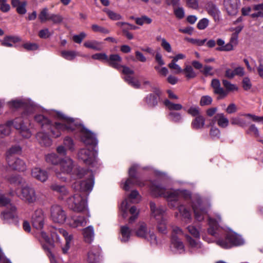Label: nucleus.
I'll return each instance as SVG.
<instances>
[{"mask_svg": "<svg viewBox=\"0 0 263 263\" xmlns=\"http://www.w3.org/2000/svg\"><path fill=\"white\" fill-rule=\"evenodd\" d=\"M56 230L57 229H52L51 230V236H52V234H54V236H55V232H56ZM41 236L42 238L47 243V244L49 246V247L46 246V245H43V248L45 250H47L49 252V254L50 256H52L51 253L49 251L50 248L53 247V241L56 239H53L52 237L51 238H50L46 234V233L43 231L41 232Z\"/></svg>", "mask_w": 263, "mask_h": 263, "instance_id": "24", "label": "nucleus"}, {"mask_svg": "<svg viewBox=\"0 0 263 263\" xmlns=\"http://www.w3.org/2000/svg\"><path fill=\"white\" fill-rule=\"evenodd\" d=\"M217 44L220 46L219 48L217 49L218 50L231 51L233 50V46L231 43H228L224 45V41L221 39H218L217 40Z\"/></svg>", "mask_w": 263, "mask_h": 263, "instance_id": "44", "label": "nucleus"}, {"mask_svg": "<svg viewBox=\"0 0 263 263\" xmlns=\"http://www.w3.org/2000/svg\"><path fill=\"white\" fill-rule=\"evenodd\" d=\"M9 167L13 170L23 172L26 170L27 166L24 160L18 158H13L6 160Z\"/></svg>", "mask_w": 263, "mask_h": 263, "instance_id": "20", "label": "nucleus"}, {"mask_svg": "<svg viewBox=\"0 0 263 263\" xmlns=\"http://www.w3.org/2000/svg\"><path fill=\"white\" fill-rule=\"evenodd\" d=\"M168 67L172 70H174V73H180L182 72V69L180 67V66L176 64V62H174V61H172L170 63L168 64Z\"/></svg>", "mask_w": 263, "mask_h": 263, "instance_id": "58", "label": "nucleus"}, {"mask_svg": "<svg viewBox=\"0 0 263 263\" xmlns=\"http://www.w3.org/2000/svg\"><path fill=\"white\" fill-rule=\"evenodd\" d=\"M206 9L208 13L214 18L218 17L220 11L214 4L211 3H209L206 6Z\"/></svg>", "mask_w": 263, "mask_h": 263, "instance_id": "45", "label": "nucleus"}, {"mask_svg": "<svg viewBox=\"0 0 263 263\" xmlns=\"http://www.w3.org/2000/svg\"><path fill=\"white\" fill-rule=\"evenodd\" d=\"M120 234L121 235V241L125 242L128 241L132 234V231L127 226H121Z\"/></svg>", "mask_w": 263, "mask_h": 263, "instance_id": "36", "label": "nucleus"}, {"mask_svg": "<svg viewBox=\"0 0 263 263\" xmlns=\"http://www.w3.org/2000/svg\"><path fill=\"white\" fill-rule=\"evenodd\" d=\"M107 14L108 17L112 20L117 21L122 18V16L117 13H116L108 9H104L103 10Z\"/></svg>", "mask_w": 263, "mask_h": 263, "instance_id": "53", "label": "nucleus"}, {"mask_svg": "<svg viewBox=\"0 0 263 263\" xmlns=\"http://www.w3.org/2000/svg\"><path fill=\"white\" fill-rule=\"evenodd\" d=\"M214 118L217 121V124L220 127L225 128L228 126L229 120L224 116L223 114H217Z\"/></svg>", "mask_w": 263, "mask_h": 263, "instance_id": "40", "label": "nucleus"}, {"mask_svg": "<svg viewBox=\"0 0 263 263\" xmlns=\"http://www.w3.org/2000/svg\"><path fill=\"white\" fill-rule=\"evenodd\" d=\"M24 113L22 117L17 118L13 121H9L6 124L0 125V138H3L8 136L11 132V125L18 130L23 137L28 138L31 137V133L28 128L24 124L23 118L25 116Z\"/></svg>", "mask_w": 263, "mask_h": 263, "instance_id": "3", "label": "nucleus"}, {"mask_svg": "<svg viewBox=\"0 0 263 263\" xmlns=\"http://www.w3.org/2000/svg\"><path fill=\"white\" fill-rule=\"evenodd\" d=\"M182 72L187 80L194 79L197 76V73L194 71L193 67L189 65L185 66Z\"/></svg>", "mask_w": 263, "mask_h": 263, "instance_id": "38", "label": "nucleus"}, {"mask_svg": "<svg viewBox=\"0 0 263 263\" xmlns=\"http://www.w3.org/2000/svg\"><path fill=\"white\" fill-rule=\"evenodd\" d=\"M60 117L62 119V122H55L54 124H51L50 121L43 115L36 116L34 119L40 124L43 130L50 129L55 138L60 137L62 132L65 130L73 131L77 129L80 131L81 140L85 144H97L98 141L93 133L75 123L73 119L66 117L63 115H60Z\"/></svg>", "mask_w": 263, "mask_h": 263, "instance_id": "1", "label": "nucleus"}, {"mask_svg": "<svg viewBox=\"0 0 263 263\" xmlns=\"http://www.w3.org/2000/svg\"><path fill=\"white\" fill-rule=\"evenodd\" d=\"M165 106L170 110H180L183 108L181 104L174 103L168 99H165L163 101ZM169 120L174 123H179L182 121L183 117L180 113L175 111H170L168 115Z\"/></svg>", "mask_w": 263, "mask_h": 263, "instance_id": "8", "label": "nucleus"}, {"mask_svg": "<svg viewBox=\"0 0 263 263\" xmlns=\"http://www.w3.org/2000/svg\"><path fill=\"white\" fill-rule=\"evenodd\" d=\"M150 207L152 215L156 219L159 220L163 217V215L165 212V209L161 206L157 207L156 204L154 202L150 203Z\"/></svg>", "mask_w": 263, "mask_h": 263, "instance_id": "28", "label": "nucleus"}, {"mask_svg": "<svg viewBox=\"0 0 263 263\" xmlns=\"http://www.w3.org/2000/svg\"><path fill=\"white\" fill-rule=\"evenodd\" d=\"M192 206L196 220L198 221L203 220L205 215L208 213V208L204 207L199 200H198L196 202H193Z\"/></svg>", "mask_w": 263, "mask_h": 263, "instance_id": "15", "label": "nucleus"}, {"mask_svg": "<svg viewBox=\"0 0 263 263\" xmlns=\"http://www.w3.org/2000/svg\"><path fill=\"white\" fill-rule=\"evenodd\" d=\"M78 55V53L74 50H63L61 52V57L68 61L73 60Z\"/></svg>", "mask_w": 263, "mask_h": 263, "instance_id": "42", "label": "nucleus"}, {"mask_svg": "<svg viewBox=\"0 0 263 263\" xmlns=\"http://www.w3.org/2000/svg\"><path fill=\"white\" fill-rule=\"evenodd\" d=\"M50 189L60 194L61 195H65L67 194L68 191L66 187L64 185H61L57 183H53L50 186Z\"/></svg>", "mask_w": 263, "mask_h": 263, "instance_id": "47", "label": "nucleus"}, {"mask_svg": "<svg viewBox=\"0 0 263 263\" xmlns=\"http://www.w3.org/2000/svg\"><path fill=\"white\" fill-rule=\"evenodd\" d=\"M87 196L86 195L78 191L77 193L67 200L69 208L78 212L84 211L86 208Z\"/></svg>", "mask_w": 263, "mask_h": 263, "instance_id": "5", "label": "nucleus"}, {"mask_svg": "<svg viewBox=\"0 0 263 263\" xmlns=\"http://www.w3.org/2000/svg\"><path fill=\"white\" fill-rule=\"evenodd\" d=\"M87 175L88 178L86 180H82L81 181H77L74 182L72 186L73 189L78 191L88 196V194L92 190L94 184V177L92 173L89 172H86L84 174V176Z\"/></svg>", "mask_w": 263, "mask_h": 263, "instance_id": "7", "label": "nucleus"}, {"mask_svg": "<svg viewBox=\"0 0 263 263\" xmlns=\"http://www.w3.org/2000/svg\"><path fill=\"white\" fill-rule=\"evenodd\" d=\"M55 234V236H54V234H52V237L53 239H56V241H59V240L58 235L59 234L62 235L65 237L66 240V245L65 247L62 248V251L64 254H66L70 248V243L73 238L72 235L68 234V233L63 229H59V230H56Z\"/></svg>", "mask_w": 263, "mask_h": 263, "instance_id": "19", "label": "nucleus"}, {"mask_svg": "<svg viewBox=\"0 0 263 263\" xmlns=\"http://www.w3.org/2000/svg\"><path fill=\"white\" fill-rule=\"evenodd\" d=\"M59 167L60 171L55 170L56 176L58 178L65 180L64 177H61V174H70L73 171L78 178H81L84 175L85 170L81 168H76L74 169L75 164L72 159L69 157H65L61 159L59 163Z\"/></svg>", "mask_w": 263, "mask_h": 263, "instance_id": "4", "label": "nucleus"}, {"mask_svg": "<svg viewBox=\"0 0 263 263\" xmlns=\"http://www.w3.org/2000/svg\"><path fill=\"white\" fill-rule=\"evenodd\" d=\"M205 121V119L203 116H198L192 121L191 127L195 130L202 129L204 127Z\"/></svg>", "mask_w": 263, "mask_h": 263, "instance_id": "32", "label": "nucleus"}, {"mask_svg": "<svg viewBox=\"0 0 263 263\" xmlns=\"http://www.w3.org/2000/svg\"><path fill=\"white\" fill-rule=\"evenodd\" d=\"M64 145L67 149L73 151L74 150V143L73 140L69 137H66L64 140Z\"/></svg>", "mask_w": 263, "mask_h": 263, "instance_id": "61", "label": "nucleus"}, {"mask_svg": "<svg viewBox=\"0 0 263 263\" xmlns=\"http://www.w3.org/2000/svg\"><path fill=\"white\" fill-rule=\"evenodd\" d=\"M248 133L253 134L254 136L256 138H258L260 136L259 130L257 126L254 124H252L249 126Z\"/></svg>", "mask_w": 263, "mask_h": 263, "instance_id": "62", "label": "nucleus"}, {"mask_svg": "<svg viewBox=\"0 0 263 263\" xmlns=\"http://www.w3.org/2000/svg\"><path fill=\"white\" fill-rule=\"evenodd\" d=\"M178 209L181 216V220L186 223L191 222L192 221V216L190 211L183 205H180Z\"/></svg>", "mask_w": 263, "mask_h": 263, "instance_id": "31", "label": "nucleus"}, {"mask_svg": "<svg viewBox=\"0 0 263 263\" xmlns=\"http://www.w3.org/2000/svg\"><path fill=\"white\" fill-rule=\"evenodd\" d=\"M44 215L42 210L37 209L33 214L31 218L32 226L37 230H41L44 224Z\"/></svg>", "mask_w": 263, "mask_h": 263, "instance_id": "18", "label": "nucleus"}, {"mask_svg": "<svg viewBox=\"0 0 263 263\" xmlns=\"http://www.w3.org/2000/svg\"><path fill=\"white\" fill-rule=\"evenodd\" d=\"M87 219L83 216H74L71 217L69 224L72 228L84 227L86 225Z\"/></svg>", "mask_w": 263, "mask_h": 263, "instance_id": "26", "label": "nucleus"}, {"mask_svg": "<svg viewBox=\"0 0 263 263\" xmlns=\"http://www.w3.org/2000/svg\"><path fill=\"white\" fill-rule=\"evenodd\" d=\"M216 243L222 248L228 249L233 246L243 245L244 240L241 236L235 233L230 232L227 235L224 239H219Z\"/></svg>", "mask_w": 263, "mask_h": 263, "instance_id": "6", "label": "nucleus"}, {"mask_svg": "<svg viewBox=\"0 0 263 263\" xmlns=\"http://www.w3.org/2000/svg\"><path fill=\"white\" fill-rule=\"evenodd\" d=\"M46 161L53 165H57L60 163L61 159L54 153H51L45 156Z\"/></svg>", "mask_w": 263, "mask_h": 263, "instance_id": "43", "label": "nucleus"}, {"mask_svg": "<svg viewBox=\"0 0 263 263\" xmlns=\"http://www.w3.org/2000/svg\"><path fill=\"white\" fill-rule=\"evenodd\" d=\"M122 60L121 57L119 54H112L108 57L106 62L108 63L110 66L120 70L122 67L121 64Z\"/></svg>", "mask_w": 263, "mask_h": 263, "instance_id": "25", "label": "nucleus"}, {"mask_svg": "<svg viewBox=\"0 0 263 263\" xmlns=\"http://www.w3.org/2000/svg\"><path fill=\"white\" fill-rule=\"evenodd\" d=\"M129 213L132 216L129 218V222L133 223L138 218L139 215V211L136 206H133L129 209Z\"/></svg>", "mask_w": 263, "mask_h": 263, "instance_id": "54", "label": "nucleus"}, {"mask_svg": "<svg viewBox=\"0 0 263 263\" xmlns=\"http://www.w3.org/2000/svg\"><path fill=\"white\" fill-rule=\"evenodd\" d=\"M21 41L20 37L17 36H6L2 41V45L8 47L13 46V44L19 42Z\"/></svg>", "mask_w": 263, "mask_h": 263, "instance_id": "35", "label": "nucleus"}, {"mask_svg": "<svg viewBox=\"0 0 263 263\" xmlns=\"http://www.w3.org/2000/svg\"><path fill=\"white\" fill-rule=\"evenodd\" d=\"M140 195L138 192L136 190H133L131 193L129 195L128 199L133 203H138L140 200Z\"/></svg>", "mask_w": 263, "mask_h": 263, "instance_id": "55", "label": "nucleus"}, {"mask_svg": "<svg viewBox=\"0 0 263 263\" xmlns=\"http://www.w3.org/2000/svg\"><path fill=\"white\" fill-rule=\"evenodd\" d=\"M187 112L194 118L201 115L199 108L198 106H191L187 110Z\"/></svg>", "mask_w": 263, "mask_h": 263, "instance_id": "63", "label": "nucleus"}, {"mask_svg": "<svg viewBox=\"0 0 263 263\" xmlns=\"http://www.w3.org/2000/svg\"><path fill=\"white\" fill-rule=\"evenodd\" d=\"M10 184L14 185L23 184L25 182L24 179L20 175H13L8 179Z\"/></svg>", "mask_w": 263, "mask_h": 263, "instance_id": "46", "label": "nucleus"}, {"mask_svg": "<svg viewBox=\"0 0 263 263\" xmlns=\"http://www.w3.org/2000/svg\"><path fill=\"white\" fill-rule=\"evenodd\" d=\"M183 234L182 230L178 227H173L172 228V245L174 248L176 249L177 251L179 253H181L184 251V245L182 241H181L176 236V235Z\"/></svg>", "mask_w": 263, "mask_h": 263, "instance_id": "16", "label": "nucleus"}, {"mask_svg": "<svg viewBox=\"0 0 263 263\" xmlns=\"http://www.w3.org/2000/svg\"><path fill=\"white\" fill-rule=\"evenodd\" d=\"M22 148L18 145H14L11 147L6 152V160L15 158L14 155L19 154L21 153Z\"/></svg>", "mask_w": 263, "mask_h": 263, "instance_id": "37", "label": "nucleus"}, {"mask_svg": "<svg viewBox=\"0 0 263 263\" xmlns=\"http://www.w3.org/2000/svg\"><path fill=\"white\" fill-rule=\"evenodd\" d=\"M212 98L209 96H204L201 98L200 104L201 106L209 105L212 102Z\"/></svg>", "mask_w": 263, "mask_h": 263, "instance_id": "64", "label": "nucleus"}, {"mask_svg": "<svg viewBox=\"0 0 263 263\" xmlns=\"http://www.w3.org/2000/svg\"><path fill=\"white\" fill-rule=\"evenodd\" d=\"M167 221L164 218H162L157 221V229L158 231L162 234H166L167 233Z\"/></svg>", "mask_w": 263, "mask_h": 263, "instance_id": "48", "label": "nucleus"}, {"mask_svg": "<svg viewBox=\"0 0 263 263\" xmlns=\"http://www.w3.org/2000/svg\"><path fill=\"white\" fill-rule=\"evenodd\" d=\"M147 104L151 107H154L157 104V97L153 94H149L145 98Z\"/></svg>", "mask_w": 263, "mask_h": 263, "instance_id": "51", "label": "nucleus"}, {"mask_svg": "<svg viewBox=\"0 0 263 263\" xmlns=\"http://www.w3.org/2000/svg\"><path fill=\"white\" fill-rule=\"evenodd\" d=\"M82 234L84 241L88 243H91L95 237L93 227L89 226L83 229Z\"/></svg>", "mask_w": 263, "mask_h": 263, "instance_id": "29", "label": "nucleus"}, {"mask_svg": "<svg viewBox=\"0 0 263 263\" xmlns=\"http://www.w3.org/2000/svg\"><path fill=\"white\" fill-rule=\"evenodd\" d=\"M91 29L95 32H100L105 34H109L110 32L108 29L95 24L91 25Z\"/></svg>", "mask_w": 263, "mask_h": 263, "instance_id": "52", "label": "nucleus"}, {"mask_svg": "<svg viewBox=\"0 0 263 263\" xmlns=\"http://www.w3.org/2000/svg\"><path fill=\"white\" fill-rule=\"evenodd\" d=\"M240 4V0H223V1L224 10L230 16H235L237 14Z\"/></svg>", "mask_w": 263, "mask_h": 263, "instance_id": "14", "label": "nucleus"}, {"mask_svg": "<svg viewBox=\"0 0 263 263\" xmlns=\"http://www.w3.org/2000/svg\"><path fill=\"white\" fill-rule=\"evenodd\" d=\"M36 138L40 144L44 146H49L52 143V141L49 136L43 132H39Z\"/></svg>", "mask_w": 263, "mask_h": 263, "instance_id": "33", "label": "nucleus"}, {"mask_svg": "<svg viewBox=\"0 0 263 263\" xmlns=\"http://www.w3.org/2000/svg\"><path fill=\"white\" fill-rule=\"evenodd\" d=\"M101 260V249L98 247H92L87 253V261L88 263H98Z\"/></svg>", "mask_w": 263, "mask_h": 263, "instance_id": "21", "label": "nucleus"}, {"mask_svg": "<svg viewBox=\"0 0 263 263\" xmlns=\"http://www.w3.org/2000/svg\"><path fill=\"white\" fill-rule=\"evenodd\" d=\"M215 216L216 219L213 218L209 216V224L210 228L208 229V233L212 236H214L216 234V229L217 228V224L218 223L221 221V216L218 213H215Z\"/></svg>", "mask_w": 263, "mask_h": 263, "instance_id": "22", "label": "nucleus"}, {"mask_svg": "<svg viewBox=\"0 0 263 263\" xmlns=\"http://www.w3.org/2000/svg\"><path fill=\"white\" fill-rule=\"evenodd\" d=\"M27 3L26 1H20V0H11V5L13 7L16 8V12L20 14H25L26 12V7Z\"/></svg>", "mask_w": 263, "mask_h": 263, "instance_id": "30", "label": "nucleus"}, {"mask_svg": "<svg viewBox=\"0 0 263 263\" xmlns=\"http://www.w3.org/2000/svg\"><path fill=\"white\" fill-rule=\"evenodd\" d=\"M150 189L152 193L155 196H163L167 200L168 206L174 208L177 205V201L181 198L187 200L191 198L189 191L179 190H166L157 182L151 183Z\"/></svg>", "mask_w": 263, "mask_h": 263, "instance_id": "2", "label": "nucleus"}, {"mask_svg": "<svg viewBox=\"0 0 263 263\" xmlns=\"http://www.w3.org/2000/svg\"><path fill=\"white\" fill-rule=\"evenodd\" d=\"M222 84L226 88L225 90L227 91V94L230 91H237L238 89V87L236 85L231 83L227 80H222Z\"/></svg>", "mask_w": 263, "mask_h": 263, "instance_id": "50", "label": "nucleus"}, {"mask_svg": "<svg viewBox=\"0 0 263 263\" xmlns=\"http://www.w3.org/2000/svg\"><path fill=\"white\" fill-rule=\"evenodd\" d=\"M51 218L54 222L63 223L67 218V215L61 206L54 205L51 208Z\"/></svg>", "mask_w": 263, "mask_h": 263, "instance_id": "13", "label": "nucleus"}, {"mask_svg": "<svg viewBox=\"0 0 263 263\" xmlns=\"http://www.w3.org/2000/svg\"><path fill=\"white\" fill-rule=\"evenodd\" d=\"M50 14L48 12L47 8H44L42 9L39 14V19L41 23H45L49 21Z\"/></svg>", "mask_w": 263, "mask_h": 263, "instance_id": "49", "label": "nucleus"}, {"mask_svg": "<svg viewBox=\"0 0 263 263\" xmlns=\"http://www.w3.org/2000/svg\"><path fill=\"white\" fill-rule=\"evenodd\" d=\"M31 175L33 177L41 181H46L48 178V173L40 168H34L32 170Z\"/></svg>", "mask_w": 263, "mask_h": 263, "instance_id": "27", "label": "nucleus"}, {"mask_svg": "<svg viewBox=\"0 0 263 263\" xmlns=\"http://www.w3.org/2000/svg\"><path fill=\"white\" fill-rule=\"evenodd\" d=\"M124 80L135 88L138 89L141 87L140 81L132 76H124Z\"/></svg>", "mask_w": 263, "mask_h": 263, "instance_id": "41", "label": "nucleus"}, {"mask_svg": "<svg viewBox=\"0 0 263 263\" xmlns=\"http://www.w3.org/2000/svg\"><path fill=\"white\" fill-rule=\"evenodd\" d=\"M87 48L91 49L95 51H101L103 49L102 43L96 40H88L83 44Z\"/></svg>", "mask_w": 263, "mask_h": 263, "instance_id": "34", "label": "nucleus"}, {"mask_svg": "<svg viewBox=\"0 0 263 263\" xmlns=\"http://www.w3.org/2000/svg\"><path fill=\"white\" fill-rule=\"evenodd\" d=\"M135 233L138 237L145 238L152 245H156L157 243L155 234L147 228L146 224L144 222L139 223Z\"/></svg>", "mask_w": 263, "mask_h": 263, "instance_id": "9", "label": "nucleus"}, {"mask_svg": "<svg viewBox=\"0 0 263 263\" xmlns=\"http://www.w3.org/2000/svg\"><path fill=\"white\" fill-rule=\"evenodd\" d=\"M97 153L93 149L82 148L79 150L78 158L83 161L85 164L90 165L96 161Z\"/></svg>", "mask_w": 263, "mask_h": 263, "instance_id": "11", "label": "nucleus"}, {"mask_svg": "<svg viewBox=\"0 0 263 263\" xmlns=\"http://www.w3.org/2000/svg\"><path fill=\"white\" fill-rule=\"evenodd\" d=\"M49 21L52 22L54 24H60L63 21V17L59 14H50Z\"/></svg>", "mask_w": 263, "mask_h": 263, "instance_id": "60", "label": "nucleus"}, {"mask_svg": "<svg viewBox=\"0 0 263 263\" xmlns=\"http://www.w3.org/2000/svg\"><path fill=\"white\" fill-rule=\"evenodd\" d=\"M1 219L5 223H11L17 218L16 208L13 204H9V207L2 212Z\"/></svg>", "mask_w": 263, "mask_h": 263, "instance_id": "17", "label": "nucleus"}, {"mask_svg": "<svg viewBox=\"0 0 263 263\" xmlns=\"http://www.w3.org/2000/svg\"><path fill=\"white\" fill-rule=\"evenodd\" d=\"M186 239L191 247L193 248H201V243L197 240L193 239L190 236L185 235Z\"/></svg>", "mask_w": 263, "mask_h": 263, "instance_id": "56", "label": "nucleus"}, {"mask_svg": "<svg viewBox=\"0 0 263 263\" xmlns=\"http://www.w3.org/2000/svg\"><path fill=\"white\" fill-rule=\"evenodd\" d=\"M252 10L255 12L251 14L252 18L263 17V3L253 6Z\"/></svg>", "mask_w": 263, "mask_h": 263, "instance_id": "39", "label": "nucleus"}, {"mask_svg": "<svg viewBox=\"0 0 263 263\" xmlns=\"http://www.w3.org/2000/svg\"><path fill=\"white\" fill-rule=\"evenodd\" d=\"M211 86L213 89V92L219 96V99H222L227 96V92L221 87L220 81L218 79H214L211 82Z\"/></svg>", "mask_w": 263, "mask_h": 263, "instance_id": "23", "label": "nucleus"}, {"mask_svg": "<svg viewBox=\"0 0 263 263\" xmlns=\"http://www.w3.org/2000/svg\"><path fill=\"white\" fill-rule=\"evenodd\" d=\"M231 123L232 125H237L241 127H245L246 125V121L239 117L232 118Z\"/></svg>", "mask_w": 263, "mask_h": 263, "instance_id": "59", "label": "nucleus"}, {"mask_svg": "<svg viewBox=\"0 0 263 263\" xmlns=\"http://www.w3.org/2000/svg\"><path fill=\"white\" fill-rule=\"evenodd\" d=\"M213 69V68L212 66L206 65L203 66L200 72L205 76H213L214 74Z\"/></svg>", "mask_w": 263, "mask_h": 263, "instance_id": "57", "label": "nucleus"}, {"mask_svg": "<svg viewBox=\"0 0 263 263\" xmlns=\"http://www.w3.org/2000/svg\"><path fill=\"white\" fill-rule=\"evenodd\" d=\"M136 166L135 165L132 166L129 169V178L126 180L122 187L123 190L128 191L134 184L140 186H142L145 185L143 182L140 181L138 179L136 178Z\"/></svg>", "mask_w": 263, "mask_h": 263, "instance_id": "12", "label": "nucleus"}, {"mask_svg": "<svg viewBox=\"0 0 263 263\" xmlns=\"http://www.w3.org/2000/svg\"><path fill=\"white\" fill-rule=\"evenodd\" d=\"M18 196L25 202L31 204L37 200V195L35 190L28 185L23 186L20 194Z\"/></svg>", "mask_w": 263, "mask_h": 263, "instance_id": "10", "label": "nucleus"}]
</instances>
